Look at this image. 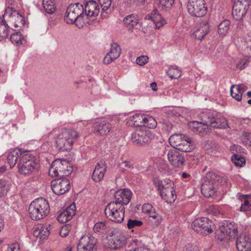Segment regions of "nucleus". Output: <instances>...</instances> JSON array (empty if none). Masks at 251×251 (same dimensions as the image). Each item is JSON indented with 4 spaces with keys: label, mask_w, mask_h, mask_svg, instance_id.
I'll use <instances>...</instances> for the list:
<instances>
[{
    "label": "nucleus",
    "mask_w": 251,
    "mask_h": 251,
    "mask_svg": "<svg viewBox=\"0 0 251 251\" xmlns=\"http://www.w3.org/2000/svg\"><path fill=\"white\" fill-rule=\"evenodd\" d=\"M43 5L45 11L49 14H52L55 11L56 7L51 0H43Z\"/></svg>",
    "instance_id": "nucleus-41"
},
{
    "label": "nucleus",
    "mask_w": 251,
    "mask_h": 251,
    "mask_svg": "<svg viewBox=\"0 0 251 251\" xmlns=\"http://www.w3.org/2000/svg\"><path fill=\"white\" fill-rule=\"evenodd\" d=\"M125 207L123 205H120L119 207H113L111 210V221L118 223H122L124 219Z\"/></svg>",
    "instance_id": "nucleus-26"
},
{
    "label": "nucleus",
    "mask_w": 251,
    "mask_h": 251,
    "mask_svg": "<svg viewBox=\"0 0 251 251\" xmlns=\"http://www.w3.org/2000/svg\"><path fill=\"white\" fill-rule=\"evenodd\" d=\"M10 189L8 181L5 179H0V198L5 196Z\"/></svg>",
    "instance_id": "nucleus-42"
},
{
    "label": "nucleus",
    "mask_w": 251,
    "mask_h": 251,
    "mask_svg": "<svg viewBox=\"0 0 251 251\" xmlns=\"http://www.w3.org/2000/svg\"><path fill=\"white\" fill-rule=\"evenodd\" d=\"M4 226V222L3 219L0 215V232L3 229Z\"/></svg>",
    "instance_id": "nucleus-63"
},
{
    "label": "nucleus",
    "mask_w": 251,
    "mask_h": 251,
    "mask_svg": "<svg viewBox=\"0 0 251 251\" xmlns=\"http://www.w3.org/2000/svg\"><path fill=\"white\" fill-rule=\"evenodd\" d=\"M38 164L34 156L28 151L20 156V160L18 164L19 173L24 176H29L36 172Z\"/></svg>",
    "instance_id": "nucleus-4"
},
{
    "label": "nucleus",
    "mask_w": 251,
    "mask_h": 251,
    "mask_svg": "<svg viewBox=\"0 0 251 251\" xmlns=\"http://www.w3.org/2000/svg\"><path fill=\"white\" fill-rule=\"evenodd\" d=\"M212 222L205 217L195 219L192 223V228L201 234H208L212 231Z\"/></svg>",
    "instance_id": "nucleus-10"
},
{
    "label": "nucleus",
    "mask_w": 251,
    "mask_h": 251,
    "mask_svg": "<svg viewBox=\"0 0 251 251\" xmlns=\"http://www.w3.org/2000/svg\"><path fill=\"white\" fill-rule=\"evenodd\" d=\"M245 50L249 54H251V35H248L244 39Z\"/></svg>",
    "instance_id": "nucleus-54"
},
{
    "label": "nucleus",
    "mask_w": 251,
    "mask_h": 251,
    "mask_svg": "<svg viewBox=\"0 0 251 251\" xmlns=\"http://www.w3.org/2000/svg\"><path fill=\"white\" fill-rule=\"evenodd\" d=\"M84 12L87 16H97L100 13L99 6L96 1L89 0L85 3Z\"/></svg>",
    "instance_id": "nucleus-24"
},
{
    "label": "nucleus",
    "mask_w": 251,
    "mask_h": 251,
    "mask_svg": "<svg viewBox=\"0 0 251 251\" xmlns=\"http://www.w3.org/2000/svg\"><path fill=\"white\" fill-rule=\"evenodd\" d=\"M53 192L57 195H62L68 192L71 188L69 180L67 178L54 179L51 182Z\"/></svg>",
    "instance_id": "nucleus-11"
},
{
    "label": "nucleus",
    "mask_w": 251,
    "mask_h": 251,
    "mask_svg": "<svg viewBox=\"0 0 251 251\" xmlns=\"http://www.w3.org/2000/svg\"><path fill=\"white\" fill-rule=\"evenodd\" d=\"M209 23L206 21H203L197 25L194 34L196 38L201 40L209 32Z\"/></svg>",
    "instance_id": "nucleus-21"
},
{
    "label": "nucleus",
    "mask_w": 251,
    "mask_h": 251,
    "mask_svg": "<svg viewBox=\"0 0 251 251\" xmlns=\"http://www.w3.org/2000/svg\"><path fill=\"white\" fill-rule=\"evenodd\" d=\"M6 251H20V245L17 243L8 245Z\"/></svg>",
    "instance_id": "nucleus-60"
},
{
    "label": "nucleus",
    "mask_w": 251,
    "mask_h": 251,
    "mask_svg": "<svg viewBox=\"0 0 251 251\" xmlns=\"http://www.w3.org/2000/svg\"><path fill=\"white\" fill-rule=\"evenodd\" d=\"M187 7L189 13L196 17H201L207 12L204 0H189Z\"/></svg>",
    "instance_id": "nucleus-9"
},
{
    "label": "nucleus",
    "mask_w": 251,
    "mask_h": 251,
    "mask_svg": "<svg viewBox=\"0 0 251 251\" xmlns=\"http://www.w3.org/2000/svg\"><path fill=\"white\" fill-rule=\"evenodd\" d=\"M168 165L167 164H163V167L161 168L160 167V170L163 173H166L167 172H168Z\"/></svg>",
    "instance_id": "nucleus-62"
},
{
    "label": "nucleus",
    "mask_w": 251,
    "mask_h": 251,
    "mask_svg": "<svg viewBox=\"0 0 251 251\" xmlns=\"http://www.w3.org/2000/svg\"><path fill=\"white\" fill-rule=\"evenodd\" d=\"M250 4L235 0L232 8V15L236 20L241 19L246 14Z\"/></svg>",
    "instance_id": "nucleus-15"
},
{
    "label": "nucleus",
    "mask_w": 251,
    "mask_h": 251,
    "mask_svg": "<svg viewBox=\"0 0 251 251\" xmlns=\"http://www.w3.org/2000/svg\"><path fill=\"white\" fill-rule=\"evenodd\" d=\"M79 137V133L75 130L62 129L55 136L56 147L60 151H69Z\"/></svg>",
    "instance_id": "nucleus-1"
},
{
    "label": "nucleus",
    "mask_w": 251,
    "mask_h": 251,
    "mask_svg": "<svg viewBox=\"0 0 251 251\" xmlns=\"http://www.w3.org/2000/svg\"><path fill=\"white\" fill-rule=\"evenodd\" d=\"M143 127H148L149 128H153L156 126L157 122L155 119L149 115L145 116V119L144 121Z\"/></svg>",
    "instance_id": "nucleus-43"
},
{
    "label": "nucleus",
    "mask_w": 251,
    "mask_h": 251,
    "mask_svg": "<svg viewBox=\"0 0 251 251\" xmlns=\"http://www.w3.org/2000/svg\"><path fill=\"white\" fill-rule=\"evenodd\" d=\"M174 3L175 0H158L159 7L164 10L170 9Z\"/></svg>",
    "instance_id": "nucleus-45"
},
{
    "label": "nucleus",
    "mask_w": 251,
    "mask_h": 251,
    "mask_svg": "<svg viewBox=\"0 0 251 251\" xmlns=\"http://www.w3.org/2000/svg\"><path fill=\"white\" fill-rule=\"evenodd\" d=\"M97 242V240L95 237L87 234L81 238L77 245L88 249L89 251H96Z\"/></svg>",
    "instance_id": "nucleus-16"
},
{
    "label": "nucleus",
    "mask_w": 251,
    "mask_h": 251,
    "mask_svg": "<svg viewBox=\"0 0 251 251\" xmlns=\"http://www.w3.org/2000/svg\"><path fill=\"white\" fill-rule=\"evenodd\" d=\"M231 159L232 161L236 166L242 167L245 164V159L240 155L234 154Z\"/></svg>",
    "instance_id": "nucleus-47"
},
{
    "label": "nucleus",
    "mask_w": 251,
    "mask_h": 251,
    "mask_svg": "<svg viewBox=\"0 0 251 251\" xmlns=\"http://www.w3.org/2000/svg\"><path fill=\"white\" fill-rule=\"evenodd\" d=\"M225 182V178L214 172H209L206 174L205 180L201 184V193L205 197H212L216 191V184L223 185Z\"/></svg>",
    "instance_id": "nucleus-2"
},
{
    "label": "nucleus",
    "mask_w": 251,
    "mask_h": 251,
    "mask_svg": "<svg viewBox=\"0 0 251 251\" xmlns=\"http://www.w3.org/2000/svg\"><path fill=\"white\" fill-rule=\"evenodd\" d=\"M121 53V49L117 43L111 45V61L117 59Z\"/></svg>",
    "instance_id": "nucleus-37"
},
{
    "label": "nucleus",
    "mask_w": 251,
    "mask_h": 251,
    "mask_svg": "<svg viewBox=\"0 0 251 251\" xmlns=\"http://www.w3.org/2000/svg\"><path fill=\"white\" fill-rule=\"evenodd\" d=\"M118 167L123 171H124L125 170L126 168H133V164L131 162L124 160L122 158H121L120 159L118 160Z\"/></svg>",
    "instance_id": "nucleus-49"
},
{
    "label": "nucleus",
    "mask_w": 251,
    "mask_h": 251,
    "mask_svg": "<svg viewBox=\"0 0 251 251\" xmlns=\"http://www.w3.org/2000/svg\"><path fill=\"white\" fill-rule=\"evenodd\" d=\"M93 131L100 135L108 133L110 132L109 123L103 119H99L93 124Z\"/></svg>",
    "instance_id": "nucleus-23"
},
{
    "label": "nucleus",
    "mask_w": 251,
    "mask_h": 251,
    "mask_svg": "<svg viewBox=\"0 0 251 251\" xmlns=\"http://www.w3.org/2000/svg\"><path fill=\"white\" fill-rule=\"evenodd\" d=\"M241 140L247 147H251V133L244 132L241 136Z\"/></svg>",
    "instance_id": "nucleus-50"
},
{
    "label": "nucleus",
    "mask_w": 251,
    "mask_h": 251,
    "mask_svg": "<svg viewBox=\"0 0 251 251\" xmlns=\"http://www.w3.org/2000/svg\"><path fill=\"white\" fill-rule=\"evenodd\" d=\"M170 145L176 149L183 152H190L195 146L189 137L182 134H175L169 138Z\"/></svg>",
    "instance_id": "nucleus-5"
},
{
    "label": "nucleus",
    "mask_w": 251,
    "mask_h": 251,
    "mask_svg": "<svg viewBox=\"0 0 251 251\" xmlns=\"http://www.w3.org/2000/svg\"><path fill=\"white\" fill-rule=\"evenodd\" d=\"M106 169L105 163H98L92 174V179L96 182L100 181L104 176Z\"/></svg>",
    "instance_id": "nucleus-25"
},
{
    "label": "nucleus",
    "mask_w": 251,
    "mask_h": 251,
    "mask_svg": "<svg viewBox=\"0 0 251 251\" xmlns=\"http://www.w3.org/2000/svg\"><path fill=\"white\" fill-rule=\"evenodd\" d=\"M73 172V167L65 159H57L51 164L49 170V175L52 177L67 176Z\"/></svg>",
    "instance_id": "nucleus-6"
},
{
    "label": "nucleus",
    "mask_w": 251,
    "mask_h": 251,
    "mask_svg": "<svg viewBox=\"0 0 251 251\" xmlns=\"http://www.w3.org/2000/svg\"><path fill=\"white\" fill-rule=\"evenodd\" d=\"M102 10L101 15L103 18H107L109 15L110 0H99Z\"/></svg>",
    "instance_id": "nucleus-35"
},
{
    "label": "nucleus",
    "mask_w": 251,
    "mask_h": 251,
    "mask_svg": "<svg viewBox=\"0 0 251 251\" xmlns=\"http://www.w3.org/2000/svg\"><path fill=\"white\" fill-rule=\"evenodd\" d=\"M123 23L127 26L134 27L139 24L138 19L133 15H130L125 17L123 20Z\"/></svg>",
    "instance_id": "nucleus-39"
},
{
    "label": "nucleus",
    "mask_w": 251,
    "mask_h": 251,
    "mask_svg": "<svg viewBox=\"0 0 251 251\" xmlns=\"http://www.w3.org/2000/svg\"><path fill=\"white\" fill-rule=\"evenodd\" d=\"M94 231L95 232H102L103 234L105 232L109 231V229L105 226V223L100 222L95 224L94 227Z\"/></svg>",
    "instance_id": "nucleus-44"
},
{
    "label": "nucleus",
    "mask_w": 251,
    "mask_h": 251,
    "mask_svg": "<svg viewBox=\"0 0 251 251\" xmlns=\"http://www.w3.org/2000/svg\"><path fill=\"white\" fill-rule=\"evenodd\" d=\"M230 96L233 98L235 99L236 100L239 101L241 100L242 99V95H230Z\"/></svg>",
    "instance_id": "nucleus-64"
},
{
    "label": "nucleus",
    "mask_w": 251,
    "mask_h": 251,
    "mask_svg": "<svg viewBox=\"0 0 251 251\" xmlns=\"http://www.w3.org/2000/svg\"><path fill=\"white\" fill-rule=\"evenodd\" d=\"M155 211H156L155 209L151 204L149 203H144L142 206V211L143 213L148 216Z\"/></svg>",
    "instance_id": "nucleus-51"
},
{
    "label": "nucleus",
    "mask_w": 251,
    "mask_h": 251,
    "mask_svg": "<svg viewBox=\"0 0 251 251\" xmlns=\"http://www.w3.org/2000/svg\"><path fill=\"white\" fill-rule=\"evenodd\" d=\"M10 39L13 43L21 45L22 44L23 36L20 32H16L11 34Z\"/></svg>",
    "instance_id": "nucleus-48"
},
{
    "label": "nucleus",
    "mask_w": 251,
    "mask_h": 251,
    "mask_svg": "<svg viewBox=\"0 0 251 251\" xmlns=\"http://www.w3.org/2000/svg\"><path fill=\"white\" fill-rule=\"evenodd\" d=\"M250 62V60L249 58L245 57L236 62V68L240 70L243 69L247 66L248 63Z\"/></svg>",
    "instance_id": "nucleus-53"
},
{
    "label": "nucleus",
    "mask_w": 251,
    "mask_h": 251,
    "mask_svg": "<svg viewBox=\"0 0 251 251\" xmlns=\"http://www.w3.org/2000/svg\"><path fill=\"white\" fill-rule=\"evenodd\" d=\"M161 191V196L168 203H172L175 201L176 196L174 189V184L170 180H168V183Z\"/></svg>",
    "instance_id": "nucleus-13"
},
{
    "label": "nucleus",
    "mask_w": 251,
    "mask_h": 251,
    "mask_svg": "<svg viewBox=\"0 0 251 251\" xmlns=\"http://www.w3.org/2000/svg\"><path fill=\"white\" fill-rule=\"evenodd\" d=\"M148 224L153 227L159 226L162 221V216L156 211L149 215L147 219Z\"/></svg>",
    "instance_id": "nucleus-30"
},
{
    "label": "nucleus",
    "mask_w": 251,
    "mask_h": 251,
    "mask_svg": "<svg viewBox=\"0 0 251 251\" xmlns=\"http://www.w3.org/2000/svg\"><path fill=\"white\" fill-rule=\"evenodd\" d=\"M242 201L240 211L246 212L251 210V195H241L239 197Z\"/></svg>",
    "instance_id": "nucleus-33"
},
{
    "label": "nucleus",
    "mask_w": 251,
    "mask_h": 251,
    "mask_svg": "<svg viewBox=\"0 0 251 251\" xmlns=\"http://www.w3.org/2000/svg\"><path fill=\"white\" fill-rule=\"evenodd\" d=\"M8 17L7 22L11 26L15 28L21 27L23 26L25 23L24 17L19 13L16 11H12L10 14L7 12L4 14L3 17Z\"/></svg>",
    "instance_id": "nucleus-14"
},
{
    "label": "nucleus",
    "mask_w": 251,
    "mask_h": 251,
    "mask_svg": "<svg viewBox=\"0 0 251 251\" xmlns=\"http://www.w3.org/2000/svg\"><path fill=\"white\" fill-rule=\"evenodd\" d=\"M8 36V30L5 24L0 23V37L6 38Z\"/></svg>",
    "instance_id": "nucleus-57"
},
{
    "label": "nucleus",
    "mask_w": 251,
    "mask_h": 251,
    "mask_svg": "<svg viewBox=\"0 0 251 251\" xmlns=\"http://www.w3.org/2000/svg\"><path fill=\"white\" fill-rule=\"evenodd\" d=\"M75 204H71L57 216L58 221L60 223H65L71 220L75 215Z\"/></svg>",
    "instance_id": "nucleus-22"
},
{
    "label": "nucleus",
    "mask_w": 251,
    "mask_h": 251,
    "mask_svg": "<svg viewBox=\"0 0 251 251\" xmlns=\"http://www.w3.org/2000/svg\"><path fill=\"white\" fill-rule=\"evenodd\" d=\"M167 73L168 75L172 78L177 79L181 76V71L176 65L171 66Z\"/></svg>",
    "instance_id": "nucleus-38"
},
{
    "label": "nucleus",
    "mask_w": 251,
    "mask_h": 251,
    "mask_svg": "<svg viewBox=\"0 0 251 251\" xmlns=\"http://www.w3.org/2000/svg\"><path fill=\"white\" fill-rule=\"evenodd\" d=\"M154 183L158 190L160 191V194L161 193V191L164 189L165 187V185H166V184L168 183L167 181H162L159 180H156L154 181Z\"/></svg>",
    "instance_id": "nucleus-59"
},
{
    "label": "nucleus",
    "mask_w": 251,
    "mask_h": 251,
    "mask_svg": "<svg viewBox=\"0 0 251 251\" xmlns=\"http://www.w3.org/2000/svg\"><path fill=\"white\" fill-rule=\"evenodd\" d=\"M109 232L104 233L101 237V241L103 246L107 249L110 248V239Z\"/></svg>",
    "instance_id": "nucleus-55"
},
{
    "label": "nucleus",
    "mask_w": 251,
    "mask_h": 251,
    "mask_svg": "<svg viewBox=\"0 0 251 251\" xmlns=\"http://www.w3.org/2000/svg\"><path fill=\"white\" fill-rule=\"evenodd\" d=\"M149 57L146 55H142L137 58L136 63L140 66H143L148 61Z\"/></svg>",
    "instance_id": "nucleus-58"
},
{
    "label": "nucleus",
    "mask_w": 251,
    "mask_h": 251,
    "mask_svg": "<svg viewBox=\"0 0 251 251\" xmlns=\"http://www.w3.org/2000/svg\"><path fill=\"white\" fill-rule=\"evenodd\" d=\"M50 234V226L48 225H38L33 230V235L35 237L44 239L49 236Z\"/></svg>",
    "instance_id": "nucleus-27"
},
{
    "label": "nucleus",
    "mask_w": 251,
    "mask_h": 251,
    "mask_svg": "<svg viewBox=\"0 0 251 251\" xmlns=\"http://www.w3.org/2000/svg\"><path fill=\"white\" fill-rule=\"evenodd\" d=\"M50 210L49 203L43 198L34 200L28 207L29 216L33 220H39L46 217L49 214Z\"/></svg>",
    "instance_id": "nucleus-3"
},
{
    "label": "nucleus",
    "mask_w": 251,
    "mask_h": 251,
    "mask_svg": "<svg viewBox=\"0 0 251 251\" xmlns=\"http://www.w3.org/2000/svg\"><path fill=\"white\" fill-rule=\"evenodd\" d=\"M103 63L105 64L110 63V52H108L103 59Z\"/></svg>",
    "instance_id": "nucleus-61"
},
{
    "label": "nucleus",
    "mask_w": 251,
    "mask_h": 251,
    "mask_svg": "<svg viewBox=\"0 0 251 251\" xmlns=\"http://www.w3.org/2000/svg\"><path fill=\"white\" fill-rule=\"evenodd\" d=\"M126 237L123 235L120 234L114 236L111 240V250L121 249L126 244Z\"/></svg>",
    "instance_id": "nucleus-29"
},
{
    "label": "nucleus",
    "mask_w": 251,
    "mask_h": 251,
    "mask_svg": "<svg viewBox=\"0 0 251 251\" xmlns=\"http://www.w3.org/2000/svg\"><path fill=\"white\" fill-rule=\"evenodd\" d=\"M84 16V7L79 3L71 4L68 7L64 21L67 24L75 23L80 21Z\"/></svg>",
    "instance_id": "nucleus-8"
},
{
    "label": "nucleus",
    "mask_w": 251,
    "mask_h": 251,
    "mask_svg": "<svg viewBox=\"0 0 251 251\" xmlns=\"http://www.w3.org/2000/svg\"><path fill=\"white\" fill-rule=\"evenodd\" d=\"M200 117L202 121L208 122L212 127L219 129L229 127L227 119L221 115H214L210 111H205L201 113Z\"/></svg>",
    "instance_id": "nucleus-7"
},
{
    "label": "nucleus",
    "mask_w": 251,
    "mask_h": 251,
    "mask_svg": "<svg viewBox=\"0 0 251 251\" xmlns=\"http://www.w3.org/2000/svg\"><path fill=\"white\" fill-rule=\"evenodd\" d=\"M230 25L229 21L226 20L222 21L218 25V32L219 34L223 36H225L229 29Z\"/></svg>",
    "instance_id": "nucleus-36"
},
{
    "label": "nucleus",
    "mask_w": 251,
    "mask_h": 251,
    "mask_svg": "<svg viewBox=\"0 0 251 251\" xmlns=\"http://www.w3.org/2000/svg\"><path fill=\"white\" fill-rule=\"evenodd\" d=\"M145 115L137 113L130 116L129 118V124L136 126H142L145 119Z\"/></svg>",
    "instance_id": "nucleus-34"
},
{
    "label": "nucleus",
    "mask_w": 251,
    "mask_h": 251,
    "mask_svg": "<svg viewBox=\"0 0 251 251\" xmlns=\"http://www.w3.org/2000/svg\"><path fill=\"white\" fill-rule=\"evenodd\" d=\"M247 89V87L243 84L233 85L230 89V94H243Z\"/></svg>",
    "instance_id": "nucleus-40"
},
{
    "label": "nucleus",
    "mask_w": 251,
    "mask_h": 251,
    "mask_svg": "<svg viewBox=\"0 0 251 251\" xmlns=\"http://www.w3.org/2000/svg\"><path fill=\"white\" fill-rule=\"evenodd\" d=\"M131 140L133 143L136 146H140L143 145L138 128L136 129L132 134Z\"/></svg>",
    "instance_id": "nucleus-46"
},
{
    "label": "nucleus",
    "mask_w": 251,
    "mask_h": 251,
    "mask_svg": "<svg viewBox=\"0 0 251 251\" xmlns=\"http://www.w3.org/2000/svg\"><path fill=\"white\" fill-rule=\"evenodd\" d=\"M25 153V151H23L21 149H16L8 153L7 161L11 168L15 166L18 158L20 159V156L23 155Z\"/></svg>",
    "instance_id": "nucleus-28"
},
{
    "label": "nucleus",
    "mask_w": 251,
    "mask_h": 251,
    "mask_svg": "<svg viewBox=\"0 0 251 251\" xmlns=\"http://www.w3.org/2000/svg\"><path fill=\"white\" fill-rule=\"evenodd\" d=\"M167 156L169 162L175 168L181 167L184 162L182 155L176 150L168 151Z\"/></svg>",
    "instance_id": "nucleus-17"
},
{
    "label": "nucleus",
    "mask_w": 251,
    "mask_h": 251,
    "mask_svg": "<svg viewBox=\"0 0 251 251\" xmlns=\"http://www.w3.org/2000/svg\"><path fill=\"white\" fill-rule=\"evenodd\" d=\"M71 226L69 225L63 226L60 230V235L63 237L68 235L71 230Z\"/></svg>",
    "instance_id": "nucleus-56"
},
{
    "label": "nucleus",
    "mask_w": 251,
    "mask_h": 251,
    "mask_svg": "<svg viewBox=\"0 0 251 251\" xmlns=\"http://www.w3.org/2000/svg\"><path fill=\"white\" fill-rule=\"evenodd\" d=\"M221 231L225 239L231 240L236 237L238 232L237 226L234 223L226 221L221 227Z\"/></svg>",
    "instance_id": "nucleus-12"
},
{
    "label": "nucleus",
    "mask_w": 251,
    "mask_h": 251,
    "mask_svg": "<svg viewBox=\"0 0 251 251\" xmlns=\"http://www.w3.org/2000/svg\"><path fill=\"white\" fill-rule=\"evenodd\" d=\"M143 223L140 220L129 219L127 224L128 229H131L136 227H139L142 226Z\"/></svg>",
    "instance_id": "nucleus-52"
},
{
    "label": "nucleus",
    "mask_w": 251,
    "mask_h": 251,
    "mask_svg": "<svg viewBox=\"0 0 251 251\" xmlns=\"http://www.w3.org/2000/svg\"><path fill=\"white\" fill-rule=\"evenodd\" d=\"M138 130L143 145L145 144L149 143L154 137V135L151 133V130L147 129L146 127L139 128Z\"/></svg>",
    "instance_id": "nucleus-32"
},
{
    "label": "nucleus",
    "mask_w": 251,
    "mask_h": 251,
    "mask_svg": "<svg viewBox=\"0 0 251 251\" xmlns=\"http://www.w3.org/2000/svg\"><path fill=\"white\" fill-rule=\"evenodd\" d=\"M189 128L194 132L198 133H203L208 132L210 130L208 126L209 123L202 121H193L189 123L188 125Z\"/></svg>",
    "instance_id": "nucleus-20"
},
{
    "label": "nucleus",
    "mask_w": 251,
    "mask_h": 251,
    "mask_svg": "<svg viewBox=\"0 0 251 251\" xmlns=\"http://www.w3.org/2000/svg\"><path fill=\"white\" fill-rule=\"evenodd\" d=\"M236 246L239 251H251V238L245 234H241L237 238Z\"/></svg>",
    "instance_id": "nucleus-19"
},
{
    "label": "nucleus",
    "mask_w": 251,
    "mask_h": 251,
    "mask_svg": "<svg viewBox=\"0 0 251 251\" xmlns=\"http://www.w3.org/2000/svg\"><path fill=\"white\" fill-rule=\"evenodd\" d=\"M149 19L151 20L155 25L157 29L160 28L165 24V20H164L156 9L153 10L149 16Z\"/></svg>",
    "instance_id": "nucleus-31"
},
{
    "label": "nucleus",
    "mask_w": 251,
    "mask_h": 251,
    "mask_svg": "<svg viewBox=\"0 0 251 251\" xmlns=\"http://www.w3.org/2000/svg\"><path fill=\"white\" fill-rule=\"evenodd\" d=\"M132 192L126 189L118 190L115 192V203L127 204L130 201Z\"/></svg>",
    "instance_id": "nucleus-18"
}]
</instances>
